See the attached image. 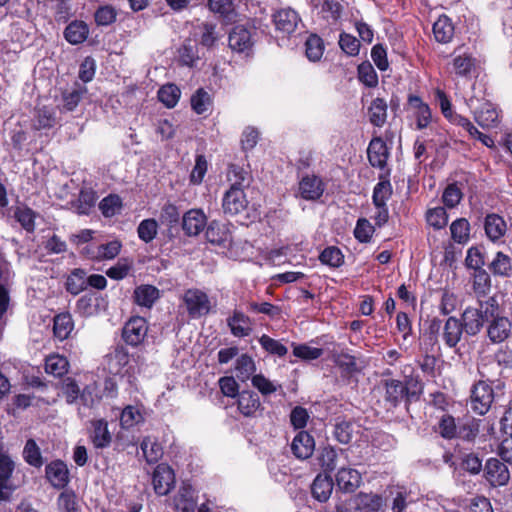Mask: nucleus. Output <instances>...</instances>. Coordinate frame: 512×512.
Instances as JSON below:
<instances>
[{
	"mask_svg": "<svg viewBox=\"0 0 512 512\" xmlns=\"http://www.w3.org/2000/svg\"><path fill=\"white\" fill-rule=\"evenodd\" d=\"M475 120L481 127L491 128L497 125L499 114L491 103L485 102L475 112Z\"/></svg>",
	"mask_w": 512,
	"mask_h": 512,
	"instance_id": "33",
	"label": "nucleus"
},
{
	"mask_svg": "<svg viewBox=\"0 0 512 512\" xmlns=\"http://www.w3.org/2000/svg\"><path fill=\"white\" fill-rule=\"evenodd\" d=\"M478 311L485 321H490L500 315V305L496 296L478 299Z\"/></svg>",
	"mask_w": 512,
	"mask_h": 512,
	"instance_id": "42",
	"label": "nucleus"
},
{
	"mask_svg": "<svg viewBox=\"0 0 512 512\" xmlns=\"http://www.w3.org/2000/svg\"><path fill=\"white\" fill-rule=\"evenodd\" d=\"M248 199L243 191H226L222 198V209L224 214L235 216L246 210Z\"/></svg>",
	"mask_w": 512,
	"mask_h": 512,
	"instance_id": "13",
	"label": "nucleus"
},
{
	"mask_svg": "<svg viewBox=\"0 0 512 512\" xmlns=\"http://www.w3.org/2000/svg\"><path fill=\"white\" fill-rule=\"evenodd\" d=\"M143 419L138 408L129 405L126 406L120 415V425L123 429H129L141 422Z\"/></svg>",
	"mask_w": 512,
	"mask_h": 512,
	"instance_id": "62",
	"label": "nucleus"
},
{
	"mask_svg": "<svg viewBox=\"0 0 512 512\" xmlns=\"http://www.w3.org/2000/svg\"><path fill=\"white\" fill-rule=\"evenodd\" d=\"M385 389L384 401L387 409H393L400 405L401 402H410L413 398H417L421 393V384L413 379H406L405 382L396 379L383 380Z\"/></svg>",
	"mask_w": 512,
	"mask_h": 512,
	"instance_id": "1",
	"label": "nucleus"
},
{
	"mask_svg": "<svg viewBox=\"0 0 512 512\" xmlns=\"http://www.w3.org/2000/svg\"><path fill=\"white\" fill-rule=\"evenodd\" d=\"M45 476L56 489H63L69 483V470L62 460H55L46 465Z\"/></svg>",
	"mask_w": 512,
	"mask_h": 512,
	"instance_id": "12",
	"label": "nucleus"
},
{
	"mask_svg": "<svg viewBox=\"0 0 512 512\" xmlns=\"http://www.w3.org/2000/svg\"><path fill=\"white\" fill-rule=\"evenodd\" d=\"M512 335V321L505 316H499L489 321L487 336L494 344L503 343Z\"/></svg>",
	"mask_w": 512,
	"mask_h": 512,
	"instance_id": "9",
	"label": "nucleus"
},
{
	"mask_svg": "<svg viewBox=\"0 0 512 512\" xmlns=\"http://www.w3.org/2000/svg\"><path fill=\"white\" fill-rule=\"evenodd\" d=\"M173 507L179 512H195L197 499L191 485L183 484L173 498Z\"/></svg>",
	"mask_w": 512,
	"mask_h": 512,
	"instance_id": "19",
	"label": "nucleus"
},
{
	"mask_svg": "<svg viewBox=\"0 0 512 512\" xmlns=\"http://www.w3.org/2000/svg\"><path fill=\"white\" fill-rule=\"evenodd\" d=\"M491 289V279L485 270L474 272L473 291L477 299L485 298Z\"/></svg>",
	"mask_w": 512,
	"mask_h": 512,
	"instance_id": "47",
	"label": "nucleus"
},
{
	"mask_svg": "<svg viewBox=\"0 0 512 512\" xmlns=\"http://www.w3.org/2000/svg\"><path fill=\"white\" fill-rule=\"evenodd\" d=\"M237 406L243 416L255 417L261 409L260 398L256 392L244 390L238 395Z\"/></svg>",
	"mask_w": 512,
	"mask_h": 512,
	"instance_id": "22",
	"label": "nucleus"
},
{
	"mask_svg": "<svg viewBox=\"0 0 512 512\" xmlns=\"http://www.w3.org/2000/svg\"><path fill=\"white\" fill-rule=\"evenodd\" d=\"M23 458L31 466L40 468L44 461L39 446L33 439H28L23 449Z\"/></svg>",
	"mask_w": 512,
	"mask_h": 512,
	"instance_id": "49",
	"label": "nucleus"
},
{
	"mask_svg": "<svg viewBox=\"0 0 512 512\" xmlns=\"http://www.w3.org/2000/svg\"><path fill=\"white\" fill-rule=\"evenodd\" d=\"M480 432V421L474 417H468L458 422L456 438L472 442Z\"/></svg>",
	"mask_w": 512,
	"mask_h": 512,
	"instance_id": "35",
	"label": "nucleus"
},
{
	"mask_svg": "<svg viewBox=\"0 0 512 512\" xmlns=\"http://www.w3.org/2000/svg\"><path fill=\"white\" fill-rule=\"evenodd\" d=\"M457 123L456 125L463 127L471 137L480 140L485 146L488 148L494 147V140L486 135L481 133L466 117H456Z\"/></svg>",
	"mask_w": 512,
	"mask_h": 512,
	"instance_id": "53",
	"label": "nucleus"
},
{
	"mask_svg": "<svg viewBox=\"0 0 512 512\" xmlns=\"http://www.w3.org/2000/svg\"><path fill=\"white\" fill-rule=\"evenodd\" d=\"M451 237L457 243H466L469 240L470 224L467 219L459 218L450 226Z\"/></svg>",
	"mask_w": 512,
	"mask_h": 512,
	"instance_id": "55",
	"label": "nucleus"
},
{
	"mask_svg": "<svg viewBox=\"0 0 512 512\" xmlns=\"http://www.w3.org/2000/svg\"><path fill=\"white\" fill-rule=\"evenodd\" d=\"M435 39L439 43H448L454 35V27L450 18L446 15L440 16L433 25Z\"/></svg>",
	"mask_w": 512,
	"mask_h": 512,
	"instance_id": "36",
	"label": "nucleus"
},
{
	"mask_svg": "<svg viewBox=\"0 0 512 512\" xmlns=\"http://www.w3.org/2000/svg\"><path fill=\"white\" fill-rule=\"evenodd\" d=\"M273 22L278 32L290 35L296 30L300 17L295 10L283 8L273 14Z\"/></svg>",
	"mask_w": 512,
	"mask_h": 512,
	"instance_id": "10",
	"label": "nucleus"
},
{
	"mask_svg": "<svg viewBox=\"0 0 512 512\" xmlns=\"http://www.w3.org/2000/svg\"><path fill=\"white\" fill-rule=\"evenodd\" d=\"M259 343L266 352L277 355L278 357H283L288 352V349L284 344L266 334L259 338Z\"/></svg>",
	"mask_w": 512,
	"mask_h": 512,
	"instance_id": "63",
	"label": "nucleus"
},
{
	"mask_svg": "<svg viewBox=\"0 0 512 512\" xmlns=\"http://www.w3.org/2000/svg\"><path fill=\"white\" fill-rule=\"evenodd\" d=\"M367 156L372 167L383 169L389 157L388 147L381 137H374L367 148Z\"/></svg>",
	"mask_w": 512,
	"mask_h": 512,
	"instance_id": "16",
	"label": "nucleus"
},
{
	"mask_svg": "<svg viewBox=\"0 0 512 512\" xmlns=\"http://www.w3.org/2000/svg\"><path fill=\"white\" fill-rule=\"evenodd\" d=\"M152 484L157 495L165 496L169 494L175 484L173 469L167 464L157 465L152 475Z\"/></svg>",
	"mask_w": 512,
	"mask_h": 512,
	"instance_id": "7",
	"label": "nucleus"
},
{
	"mask_svg": "<svg viewBox=\"0 0 512 512\" xmlns=\"http://www.w3.org/2000/svg\"><path fill=\"white\" fill-rule=\"evenodd\" d=\"M160 292L153 285H140L133 293L134 302L142 307L151 308L159 299Z\"/></svg>",
	"mask_w": 512,
	"mask_h": 512,
	"instance_id": "27",
	"label": "nucleus"
},
{
	"mask_svg": "<svg viewBox=\"0 0 512 512\" xmlns=\"http://www.w3.org/2000/svg\"><path fill=\"white\" fill-rule=\"evenodd\" d=\"M464 329L460 323V319L455 316H449L443 327L441 337L445 345L449 348H456L461 341Z\"/></svg>",
	"mask_w": 512,
	"mask_h": 512,
	"instance_id": "20",
	"label": "nucleus"
},
{
	"mask_svg": "<svg viewBox=\"0 0 512 512\" xmlns=\"http://www.w3.org/2000/svg\"><path fill=\"white\" fill-rule=\"evenodd\" d=\"M494 390L491 383L479 380L471 387L470 407L472 411L480 416L485 415L494 402Z\"/></svg>",
	"mask_w": 512,
	"mask_h": 512,
	"instance_id": "3",
	"label": "nucleus"
},
{
	"mask_svg": "<svg viewBox=\"0 0 512 512\" xmlns=\"http://www.w3.org/2000/svg\"><path fill=\"white\" fill-rule=\"evenodd\" d=\"M74 328L70 313H60L54 317L53 332L56 338L63 341L67 339Z\"/></svg>",
	"mask_w": 512,
	"mask_h": 512,
	"instance_id": "34",
	"label": "nucleus"
},
{
	"mask_svg": "<svg viewBox=\"0 0 512 512\" xmlns=\"http://www.w3.org/2000/svg\"><path fill=\"white\" fill-rule=\"evenodd\" d=\"M121 249V244L118 241H111L106 244H101L96 247V251H90L89 248H86V254L92 258L97 260L104 259H113L115 258Z\"/></svg>",
	"mask_w": 512,
	"mask_h": 512,
	"instance_id": "37",
	"label": "nucleus"
},
{
	"mask_svg": "<svg viewBox=\"0 0 512 512\" xmlns=\"http://www.w3.org/2000/svg\"><path fill=\"white\" fill-rule=\"evenodd\" d=\"M212 104L211 97L203 88H199L191 97V107L197 114L207 112Z\"/></svg>",
	"mask_w": 512,
	"mask_h": 512,
	"instance_id": "56",
	"label": "nucleus"
},
{
	"mask_svg": "<svg viewBox=\"0 0 512 512\" xmlns=\"http://www.w3.org/2000/svg\"><path fill=\"white\" fill-rule=\"evenodd\" d=\"M148 333V323L140 316L131 317L124 325L122 338L126 344L136 347L143 343Z\"/></svg>",
	"mask_w": 512,
	"mask_h": 512,
	"instance_id": "4",
	"label": "nucleus"
},
{
	"mask_svg": "<svg viewBox=\"0 0 512 512\" xmlns=\"http://www.w3.org/2000/svg\"><path fill=\"white\" fill-rule=\"evenodd\" d=\"M316 460L324 473L330 475L337 467L338 450L331 445L321 447L317 452Z\"/></svg>",
	"mask_w": 512,
	"mask_h": 512,
	"instance_id": "28",
	"label": "nucleus"
},
{
	"mask_svg": "<svg viewBox=\"0 0 512 512\" xmlns=\"http://www.w3.org/2000/svg\"><path fill=\"white\" fill-rule=\"evenodd\" d=\"M325 190L322 179L316 175L304 176L299 182V194L305 200L319 199Z\"/></svg>",
	"mask_w": 512,
	"mask_h": 512,
	"instance_id": "17",
	"label": "nucleus"
},
{
	"mask_svg": "<svg viewBox=\"0 0 512 512\" xmlns=\"http://www.w3.org/2000/svg\"><path fill=\"white\" fill-rule=\"evenodd\" d=\"M392 195V186L389 180H381L376 184L373 190V204L375 206H384L386 201Z\"/></svg>",
	"mask_w": 512,
	"mask_h": 512,
	"instance_id": "59",
	"label": "nucleus"
},
{
	"mask_svg": "<svg viewBox=\"0 0 512 512\" xmlns=\"http://www.w3.org/2000/svg\"><path fill=\"white\" fill-rule=\"evenodd\" d=\"M57 506L60 512H79L77 496L73 491H63L57 499Z\"/></svg>",
	"mask_w": 512,
	"mask_h": 512,
	"instance_id": "60",
	"label": "nucleus"
},
{
	"mask_svg": "<svg viewBox=\"0 0 512 512\" xmlns=\"http://www.w3.org/2000/svg\"><path fill=\"white\" fill-rule=\"evenodd\" d=\"M483 476L492 487L506 485L510 480L507 465L498 458H489L483 469Z\"/></svg>",
	"mask_w": 512,
	"mask_h": 512,
	"instance_id": "5",
	"label": "nucleus"
},
{
	"mask_svg": "<svg viewBox=\"0 0 512 512\" xmlns=\"http://www.w3.org/2000/svg\"><path fill=\"white\" fill-rule=\"evenodd\" d=\"M453 68L460 77H469L475 69V59L467 53L456 55L453 58Z\"/></svg>",
	"mask_w": 512,
	"mask_h": 512,
	"instance_id": "46",
	"label": "nucleus"
},
{
	"mask_svg": "<svg viewBox=\"0 0 512 512\" xmlns=\"http://www.w3.org/2000/svg\"><path fill=\"white\" fill-rule=\"evenodd\" d=\"M89 35V27L84 21H72L64 31L65 39L72 45L83 43Z\"/></svg>",
	"mask_w": 512,
	"mask_h": 512,
	"instance_id": "30",
	"label": "nucleus"
},
{
	"mask_svg": "<svg viewBox=\"0 0 512 512\" xmlns=\"http://www.w3.org/2000/svg\"><path fill=\"white\" fill-rule=\"evenodd\" d=\"M335 481L343 493H354L362 483V476L354 468L341 467L335 475Z\"/></svg>",
	"mask_w": 512,
	"mask_h": 512,
	"instance_id": "11",
	"label": "nucleus"
},
{
	"mask_svg": "<svg viewBox=\"0 0 512 512\" xmlns=\"http://www.w3.org/2000/svg\"><path fill=\"white\" fill-rule=\"evenodd\" d=\"M484 230L489 240L497 242L506 234L507 225L503 217L490 213L484 219Z\"/></svg>",
	"mask_w": 512,
	"mask_h": 512,
	"instance_id": "23",
	"label": "nucleus"
},
{
	"mask_svg": "<svg viewBox=\"0 0 512 512\" xmlns=\"http://www.w3.org/2000/svg\"><path fill=\"white\" fill-rule=\"evenodd\" d=\"M228 45L234 52L249 55L254 45L251 31L243 25L233 27L228 36Z\"/></svg>",
	"mask_w": 512,
	"mask_h": 512,
	"instance_id": "6",
	"label": "nucleus"
},
{
	"mask_svg": "<svg viewBox=\"0 0 512 512\" xmlns=\"http://www.w3.org/2000/svg\"><path fill=\"white\" fill-rule=\"evenodd\" d=\"M206 239L211 244L225 247L231 243L232 236L227 225L212 221L207 227Z\"/></svg>",
	"mask_w": 512,
	"mask_h": 512,
	"instance_id": "24",
	"label": "nucleus"
},
{
	"mask_svg": "<svg viewBox=\"0 0 512 512\" xmlns=\"http://www.w3.org/2000/svg\"><path fill=\"white\" fill-rule=\"evenodd\" d=\"M89 439L96 449H104L111 445L112 434L105 419H92L89 422Z\"/></svg>",
	"mask_w": 512,
	"mask_h": 512,
	"instance_id": "8",
	"label": "nucleus"
},
{
	"mask_svg": "<svg viewBox=\"0 0 512 512\" xmlns=\"http://www.w3.org/2000/svg\"><path fill=\"white\" fill-rule=\"evenodd\" d=\"M319 260L322 264L338 268L344 263V256L339 248L330 246L321 252Z\"/></svg>",
	"mask_w": 512,
	"mask_h": 512,
	"instance_id": "58",
	"label": "nucleus"
},
{
	"mask_svg": "<svg viewBox=\"0 0 512 512\" xmlns=\"http://www.w3.org/2000/svg\"><path fill=\"white\" fill-rule=\"evenodd\" d=\"M141 450L148 463H156L163 454L162 447L151 437H145L141 442Z\"/></svg>",
	"mask_w": 512,
	"mask_h": 512,
	"instance_id": "50",
	"label": "nucleus"
},
{
	"mask_svg": "<svg viewBox=\"0 0 512 512\" xmlns=\"http://www.w3.org/2000/svg\"><path fill=\"white\" fill-rule=\"evenodd\" d=\"M129 361L130 355L127 349L123 346H118L108 356L109 371L113 374H119L123 368L127 366Z\"/></svg>",
	"mask_w": 512,
	"mask_h": 512,
	"instance_id": "38",
	"label": "nucleus"
},
{
	"mask_svg": "<svg viewBox=\"0 0 512 512\" xmlns=\"http://www.w3.org/2000/svg\"><path fill=\"white\" fill-rule=\"evenodd\" d=\"M324 52L323 40L315 34H311L305 42V53L309 60L318 61Z\"/></svg>",
	"mask_w": 512,
	"mask_h": 512,
	"instance_id": "54",
	"label": "nucleus"
},
{
	"mask_svg": "<svg viewBox=\"0 0 512 512\" xmlns=\"http://www.w3.org/2000/svg\"><path fill=\"white\" fill-rule=\"evenodd\" d=\"M66 291L78 295L87 288V272L82 268H74L65 281Z\"/></svg>",
	"mask_w": 512,
	"mask_h": 512,
	"instance_id": "29",
	"label": "nucleus"
},
{
	"mask_svg": "<svg viewBox=\"0 0 512 512\" xmlns=\"http://www.w3.org/2000/svg\"><path fill=\"white\" fill-rule=\"evenodd\" d=\"M14 468V461L8 455L0 454V500H8L14 490L10 484Z\"/></svg>",
	"mask_w": 512,
	"mask_h": 512,
	"instance_id": "14",
	"label": "nucleus"
},
{
	"mask_svg": "<svg viewBox=\"0 0 512 512\" xmlns=\"http://www.w3.org/2000/svg\"><path fill=\"white\" fill-rule=\"evenodd\" d=\"M333 480L329 474H318L311 485V493L319 502H326L333 491Z\"/></svg>",
	"mask_w": 512,
	"mask_h": 512,
	"instance_id": "25",
	"label": "nucleus"
},
{
	"mask_svg": "<svg viewBox=\"0 0 512 512\" xmlns=\"http://www.w3.org/2000/svg\"><path fill=\"white\" fill-rule=\"evenodd\" d=\"M356 500L358 509H365L373 512L379 511L384 502L382 496L378 494L363 492H360L356 496Z\"/></svg>",
	"mask_w": 512,
	"mask_h": 512,
	"instance_id": "48",
	"label": "nucleus"
},
{
	"mask_svg": "<svg viewBox=\"0 0 512 512\" xmlns=\"http://www.w3.org/2000/svg\"><path fill=\"white\" fill-rule=\"evenodd\" d=\"M68 359L60 354H51L45 358V372L54 377H62L69 371Z\"/></svg>",
	"mask_w": 512,
	"mask_h": 512,
	"instance_id": "32",
	"label": "nucleus"
},
{
	"mask_svg": "<svg viewBox=\"0 0 512 512\" xmlns=\"http://www.w3.org/2000/svg\"><path fill=\"white\" fill-rule=\"evenodd\" d=\"M206 224V215L200 209H191L182 216L181 225L187 236H197Z\"/></svg>",
	"mask_w": 512,
	"mask_h": 512,
	"instance_id": "15",
	"label": "nucleus"
},
{
	"mask_svg": "<svg viewBox=\"0 0 512 512\" xmlns=\"http://www.w3.org/2000/svg\"><path fill=\"white\" fill-rule=\"evenodd\" d=\"M460 323L467 335L475 336L483 328L485 320L475 307H467L460 318Z\"/></svg>",
	"mask_w": 512,
	"mask_h": 512,
	"instance_id": "21",
	"label": "nucleus"
},
{
	"mask_svg": "<svg viewBox=\"0 0 512 512\" xmlns=\"http://www.w3.org/2000/svg\"><path fill=\"white\" fill-rule=\"evenodd\" d=\"M368 114L371 124L382 127L387 119V104L385 100L382 98L374 99L368 109Z\"/></svg>",
	"mask_w": 512,
	"mask_h": 512,
	"instance_id": "39",
	"label": "nucleus"
},
{
	"mask_svg": "<svg viewBox=\"0 0 512 512\" xmlns=\"http://www.w3.org/2000/svg\"><path fill=\"white\" fill-rule=\"evenodd\" d=\"M14 218L21 227L29 233L35 230L36 213L27 206H17L14 209Z\"/></svg>",
	"mask_w": 512,
	"mask_h": 512,
	"instance_id": "45",
	"label": "nucleus"
},
{
	"mask_svg": "<svg viewBox=\"0 0 512 512\" xmlns=\"http://www.w3.org/2000/svg\"><path fill=\"white\" fill-rule=\"evenodd\" d=\"M181 95L180 89L175 84L162 86L158 91V99L167 108H173L179 101Z\"/></svg>",
	"mask_w": 512,
	"mask_h": 512,
	"instance_id": "52",
	"label": "nucleus"
},
{
	"mask_svg": "<svg viewBox=\"0 0 512 512\" xmlns=\"http://www.w3.org/2000/svg\"><path fill=\"white\" fill-rule=\"evenodd\" d=\"M457 430L456 419L448 413H443L434 427V431L445 440L456 439Z\"/></svg>",
	"mask_w": 512,
	"mask_h": 512,
	"instance_id": "31",
	"label": "nucleus"
},
{
	"mask_svg": "<svg viewBox=\"0 0 512 512\" xmlns=\"http://www.w3.org/2000/svg\"><path fill=\"white\" fill-rule=\"evenodd\" d=\"M489 269L495 275L509 276L512 271L511 259L502 252H498L489 265Z\"/></svg>",
	"mask_w": 512,
	"mask_h": 512,
	"instance_id": "57",
	"label": "nucleus"
},
{
	"mask_svg": "<svg viewBox=\"0 0 512 512\" xmlns=\"http://www.w3.org/2000/svg\"><path fill=\"white\" fill-rule=\"evenodd\" d=\"M236 376L241 381H246L254 376L256 365L253 358L247 354H242L236 360Z\"/></svg>",
	"mask_w": 512,
	"mask_h": 512,
	"instance_id": "43",
	"label": "nucleus"
},
{
	"mask_svg": "<svg viewBox=\"0 0 512 512\" xmlns=\"http://www.w3.org/2000/svg\"><path fill=\"white\" fill-rule=\"evenodd\" d=\"M62 392L68 404H73L80 397L85 402V390L80 395V388L73 378H66L62 383Z\"/></svg>",
	"mask_w": 512,
	"mask_h": 512,
	"instance_id": "61",
	"label": "nucleus"
},
{
	"mask_svg": "<svg viewBox=\"0 0 512 512\" xmlns=\"http://www.w3.org/2000/svg\"><path fill=\"white\" fill-rule=\"evenodd\" d=\"M182 303L191 319H199L211 311L210 298L198 288L187 289L181 296Z\"/></svg>",
	"mask_w": 512,
	"mask_h": 512,
	"instance_id": "2",
	"label": "nucleus"
},
{
	"mask_svg": "<svg viewBox=\"0 0 512 512\" xmlns=\"http://www.w3.org/2000/svg\"><path fill=\"white\" fill-rule=\"evenodd\" d=\"M390 496L392 497L391 509L393 512H406L408 505L413 502L411 492L403 487L391 489Z\"/></svg>",
	"mask_w": 512,
	"mask_h": 512,
	"instance_id": "40",
	"label": "nucleus"
},
{
	"mask_svg": "<svg viewBox=\"0 0 512 512\" xmlns=\"http://www.w3.org/2000/svg\"><path fill=\"white\" fill-rule=\"evenodd\" d=\"M315 449V441L307 431H300L294 437L291 450L298 459L305 460L312 456Z\"/></svg>",
	"mask_w": 512,
	"mask_h": 512,
	"instance_id": "18",
	"label": "nucleus"
},
{
	"mask_svg": "<svg viewBox=\"0 0 512 512\" xmlns=\"http://www.w3.org/2000/svg\"><path fill=\"white\" fill-rule=\"evenodd\" d=\"M96 202L95 193L89 189H82L76 201L72 202V207L79 215H88Z\"/></svg>",
	"mask_w": 512,
	"mask_h": 512,
	"instance_id": "41",
	"label": "nucleus"
},
{
	"mask_svg": "<svg viewBox=\"0 0 512 512\" xmlns=\"http://www.w3.org/2000/svg\"><path fill=\"white\" fill-rule=\"evenodd\" d=\"M86 93V88L81 86L73 87L70 90H65L62 93L63 109L65 111H73Z\"/></svg>",
	"mask_w": 512,
	"mask_h": 512,
	"instance_id": "51",
	"label": "nucleus"
},
{
	"mask_svg": "<svg viewBox=\"0 0 512 512\" xmlns=\"http://www.w3.org/2000/svg\"><path fill=\"white\" fill-rule=\"evenodd\" d=\"M56 124V115L52 107L42 106L37 108L34 127L37 130L49 129Z\"/></svg>",
	"mask_w": 512,
	"mask_h": 512,
	"instance_id": "44",
	"label": "nucleus"
},
{
	"mask_svg": "<svg viewBox=\"0 0 512 512\" xmlns=\"http://www.w3.org/2000/svg\"><path fill=\"white\" fill-rule=\"evenodd\" d=\"M227 325L235 337L249 336L252 332L250 318L238 310L227 319Z\"/></svg>",
	"mask_w": 512,
	"mask_h": 512,
	"instance_id": "26",
	"label": "nucleus"
},
{
	"mask_svg": "<svg viewBox=\"0 0 512 512\" xmlns=\"http://www.w3.org/2000/svg\"><path fill=\"white\" fill-rule=\"evenodd\" d=\"M427 223L435 229H442L447 225L448 215L445 208L435 207L429 209L426 214Z\"/></svg>",
	"mask_w": 512,
	"mask_h": 512,
	"instance_id": "64",
	"label": "nucleus"
}]
</instances>
